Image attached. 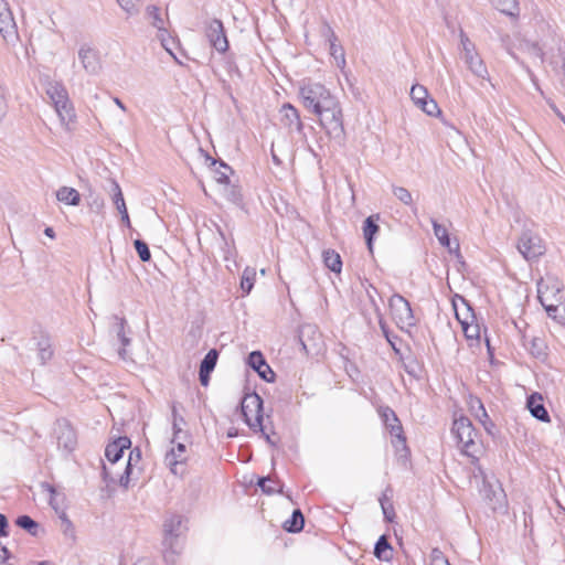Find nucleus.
I'll list each match as a JSON object with an SVG mask.
<instances>
[{"label":"nucleus","mask_w":565,"mask_h":565,"mask_svg":"<svg viewBox=\"0 0 565 565\" xmlns=\"http://www.w3.org/2000/svg\"><path fill=\"white\" fill-rule=\"evenodd\" d=\"M89 207L95 213H100L102 210L104 209V200L99 196L94 198L92 200V202L89 203Z\"/></svg>","instance_id":"obj_57"},{"label":"nucleus","mask_w":565,"mask_h":565,"mask_svg":"<svg viewBox=\"0 0 565 565\" xmlns=\"http://www.w3.org/2000/svg\"><path fill=\"white\" fill-rule=\"evenodd\" d=\"M526 407L531 415L542 423H550L551 416L544 406L543 397L540 393H532L526 399Z\"/></svg>","instance_id":"obj_17"},{"label":"nucleus","mask_w":565,"mask_h":565,"mask_svg":"<svg viewBox=\"0 0 565 565\" xmlns=\"http://www.w3.org/2000/svg\"><path fill=\"white\" fill-rule=\"evenodd\" d=\"M140 459H141V451L139 448H135V449L130 450L127 465H130V468H131L132 463L138 462Z\"/></svg>","instance_id":"obj_61"},{"label":"nucleus","mask_w":565,"mask_h":565,"mask_svg":"<svg viewBox=\"0 0 565 565\" xmlns=\"http://www.w3.org/2000/svg\"><path fill=\"white\" fill-rule=\"evenodd\" d=\"M184 522L185 519L180 514H170L164 519L162 544L167 552L179 553L178 541L188 531Z\"/></svg>","instance_id":"obj_7"},{"label":"nucleus","mask_w":565,"mask_h":565,"mask_svg":"<svg viewBox=\"0 0 565 565\" xmlns=\"http://www.w3.org/2000/svg\"><path fill=\"white\" fill-rule=\"evenodd\" d=\"M55 194L57 201L66 205L77 206L81 203V194L74 188L61 186Z\"/></svg>","instance_id":"obj_25"},{"label":"nucleus","mask_w":565,"mask_h":565,"mask_svg":"<svg viewBox=\"0 0 565 565\" xmlns=\"http://www.w3.org/2000/svg\"><path fill=\"white\" fill-rule=\"evenodd\" d=\"M319 117L321 127L333 139H340L344 135L343 116L338 99L315 113Z\"/></svg>","instance_id":"obj_4"},{"label":"nucleus","mask_w":565,"mask_h":565,"mask_svg":"<svg viewBox=\"0 0 565 565\" xmlns=\"http://www.w3.org/2000/svg\"><path fill=\"white\" fill-rule=\"evenodd\" d=\"M451 433L455 435L457 444L460 446L462 454L467 457H470L472 463L478 461L479 458L477 452L479 447L475 440L477 431L471 420L466 416H461L455 419L452 423Z\"/></svg>","instance_id":"obj_1"},{"label":"nucleus","mask_w":565,"mask_h":565,"mask_svg":"<svg viewBox=\"0 0 565 565\" xmlns=\"http://www.w3.org/2000/svg\"><path fill=\"white\" fill-rule=\"evenodd\" d=\"M393 194L403 204L409 206L414 213L417 212V206L413 202L412 193L404 186H393Z\"/></svg>","instance_id":"obj_37"},{"label":"nucleus","mask_w":565,"mask_h":565,"mask_svg":"<svg viewBox=\"0 0 565 565\" xmlns=\"http://www.w3.org/2000/svg\"><path fill=\"white\" fill-rule=\"evenodd\" d=\"M429 97L428 90L423 85L416 84L411 88V98L415 105L420 106Z\"/></svg>","instance_id":"obj_42"},{"label":"nucleus","mask_w":565,"mask_h":565,"mask_svg":"<svg viewBox=\"0 0 565 565\" xmlns=\"http://www.w3.org/2000/svg\"><path fill=\"white\" fill-rule=\"evenodd\" d=\"M379 415L391 436L394 437L392 444L395 449L397 451H403L405 456L409 455L406 437L396 413L390 406H381L379 408Z\"/></svg>","instance_id":"obj_8"},{"label":"nucleus","mask_w":565,"mask_h":565,"mask_svg":"<svg viewBox=\"0 0 565 565\" xmlns=\"http://www.w3.org/2000/svg\"><path fill=\"white\" fill-rule=\"evenodd\" d=\"M184 452L185 445L183 443H177V447L172 448L169 452H167L164 457V462L170 468L173 475L179 473L178 466L184 462Z\"/></svg>","instance_id":"obj_21"},{"label":"nucleus","mask_w":565,"mask_h":565,"mask_svg":"<svg viewBox=\"0 0 565 565\" xmlns=\"http://www.w3.org/2000/svg\"><path fill=\"white\" fill-rule=\"evenodd\" d=\"M210 372H203L202 370H199V380H200V383L203 385V386H207L209 385V382H210Z\"/></svg>","instance_id":"obj_64"},{"label":"nucleus","mask_w":565,"mask_h":565,"mask_svg":"<svg viewBox=\"0 0 565 565\" xmlns=\"http://www.w3.org/2000/svg\"><path fill=\"white\" fill-rule=\"evenodd\" d=\"M166 34H167V31L160 32L161 44L166 49V51L169 52L175 58V56L173 54V46L175 45V42L171 38L167 39Z\"/></svg>","instance_id":"obj_55"},{"label":"nucleus","mask_w":565,"mask_h":565,"mask_svg":"<svg viewBox=\"0 0 565 565\" xmlns=\"http://www.w3.org/2000/svg\"><path fill=\"white\" fill-rule=\"evenodd\" d=\"M15 524L19 527L25 530L32 536H36L38 535L39 523L36 521H34L31 516H29L26 514L19 515L15 519Z\"/></svg>","instance_id":"obj_35"},{"label":"nucleus","mask_w":565,"mask_h":565,"mask_svg":"<svg viewBox=\"0 0 565 565\" xmlns=\"http://www.w3.org/2000/svg\"><path fill=\"white\" fill-rule=\"evenodd\" d=\"M78 60L86 73L96 75L102 70V62L97 50L89 45H82L78 50Z\"/></svg>","instance_id":"obj_14"},{"label":"nucleus","mask_w":565,"mask_h":565,"mask_svg":"<svg viewBox=\"0 0 565 565\" xmlns=\"http://www.w3.org/2000/svg\"><path fill=\"white\" fill-rule=\"evenodd\" d=\"M518 249L526 260H535L545 253V245L536 233L525 230L519 238Z\"/></svg>","instance_id":"obj_11"},{"label":"nucleus","mask_w":565,"mask_h":565,"mask_svg":"<svg viewBox=\"0 0 565 565\" xmlns=\"http://www.w3.org/2000/svg\"><path fill=\"white\" fill-rule=\"evenodd\" d=\"M119 6L129 14L136 12V2L138 0H117Z\"/></svg>","instance_id":"obj_56"},{"label":"nucleus","mask_w":565,"mask_h":565,"mask_svg":"<svg viewBox=\"0 0 565 565\" xmlns=\"http://www.w3.org/2000/svg\"><path fill=\"white\" fill-rule=\"evenodd\" d=\"M54 107L63 125L68 127L70 124L74 122L76 115L70 98L65 102L63 100L61 104H55Z\"/></svg>","instance_id":"obj_27"},{"label":"nucleus","mask_w":565,"mask_h":565,"mask_svg":"<svg viewBox=\"0 0 565 565\" xmlns=\"http://www.w3.org/2000/svg\"><path fill=\"white\" fill-rule=\"evenodd\" d=\"M305 526V516L300 509L294 510L291 516L285 521L284 529L289 533H298Z\"/></svg>","instance_id":"obj_30"},{"label":"nucleus","mask_w":565,"mask_h":565,"mask_svg":"<svg viewBox=\"0 0 565 565\" xmlns=\"http://www.w3.org/2000/svg\"><path fill=\"white\" fill-rule=\"evenodd\" d=\"M206 160L210 161V164L215 167L218 164V168L215 169V179L218 183L228 185L230 183V173H233V169L223 160H216L211 156L206 154Z\"/></svg>","instance_id":"obj_24"},{"label":"nucleus","mask_w":565,"mask_h":565,"mask_svg":"<svg viewBox=\"0 0 565 565\" xmlns=\"http://www.w3.org/2000/svg\"><path fill=\"white\" fill-rule=\"evenodd\" d=\"M424 113L429 116H435L440 113L437 103L434 99H426L420 106H418Z\"/></svg>","instance_id":"obj_50"},{"label":"nucleus","mask_w":565,"mask_h":565,"mask_svg":"<svg viewBox=\"0 0 565 565\" xmlns=\"http://www.w3.org/2000/svg\"><path fill=\"white\" fill-rule=\"evenodd\" d=\"M47 95L52 99L53 104H61L63 100L68 99L66 88L60 83L50 84L46 89Z\"/></svg>","instance_id":"obj_33"},{"label":"nucleus","mask_w":565,"mask_h":565,"mask_svg":"<svg viewBox=\"0 0 565 565\" xmlns=\"http://www.w3.org/2000/svg\"><path fill=\"white\" fill-rule=\"evenodd\" d=\"M381 508H382V512H383L384 519L387 522H393V520L395 518V510H394L392 501H384V502H382V507Z\"/></svg>","instance_id":"obj_53"},{"label":"nucleus","mask_w":565,"mask_h":565,"mask_svg":"<svg viewBox=\"0 0 565 565\" xmlns=\"http://www.w3.org/2000/svg\"><path fill=\"white\" fill-rule=\"evenodd\" d=\"M456 318L468 340H478L480 326L476 322V315L470 302L462 296L456 295L452 299Z\"/></svg>","instance_id":"obj_3"},{"label":"nucleus","mask_w":565,"mask_h":565,"mask_svg":"<svg viewBox=\"0 0 565 565\" xmlns=\"http://www.w3.org/2000/svg\"><path fill=\"white\" fill-rule=\"evenodd\" d=\"M41 488L43 491L50 493V505L56 511H62L64 495L56 492V489L53 484L49 482H42Z\"/></svg>","instance_id":"obj_32"},{"label":"nucleus","mask_w":565,"mask_h":565,"mask_svg":"<svg viewBox=\"0 0 565 565\" xmlns=\"http://www.w3.org/2000/svg\"><path fill=\"white\" fill-rule=\"evenodd\" d=\"M113 319L115 321L113 327L114 331L116 332L117 338L121 343V348L118 350V354L120 355V358L125 359L126 347L130 344V339L127 337L125 330L127 321L124 317H119L117 315L113 316Z\"/></svg>","instance_id":"obj_22"},{"label":"nucleus","mask_w":565,"mask_h":565,"mask_svg":"<svg viewBox=\"0 0 565 565\" xmlns=\"http://www.w3.org/2000/svg\"><path fill=\"white\" fill-rule=\"evenodd\" d=\"M172 428H173V439L172 443L175 441V439L180 438V434L182 433L181 425L185 424V420L183 416L178 414L175 404L172 405Z\"/></svg>","instance_id":"obj_44"},{"label":"nucleus","mask_w":565,"mask_h":565,"mask_svg":"<svg viewBox=\"0 0 565 565\" xmlns=\"http://www.w3.org/2000/svg\"><path fill=\"white\" fill-rule=\"evenodd\" d=\"M38 358L41 362V364H45L47 361H50L53 356V349L51 345V342L47 338H42L38 341Z\"/></svg>","instance_id":"obj_36"},{"label":"nucleus","mask_w":565,"mask_h":565,"mask_svg":"<svg viewBox=\"0 0 565 565\" xmlns=\"http://www.w3.org/2000/svg\"><path fill=\"white\" fill-rule=\"evenodd\" d=\"M468 404H469V409H470L471 414L479 422H482V420L487 419L491 427H495L493 422L490 419V417H489V415H488V413L486 411V407H484L482 401L479 397L470 396Z\"/></svg>","instance_id":"obj_28"},{"label":"nucleus","mask_w":565,"mask_h":565,"mask_svg":"<svg viewBox=\"0 0 565 565\" xmlns=\"http://www.w3.org/2000/svg\"><path fill=\"white\" fill-rule=\"evenodd\" d=\"M110 186H111L110 192H111V196H113V202L116 207H120L121 204L126 203L124 195H122L121 188L116 180H110Z\"/></svg>","instance_id":"obj_48"},{"label":"nucleus","mask_w":565,"mask_h":565,"mask_svg":"<svg viewBox=\"0 0 565 565\" xmlns=\"http://www.w3.org/2000/svg\"><path fill=\"white\" fill-rule=\"evenodd\" d=\"M322 259L324 266L333 273L340 274L342 270V259L338 252L334 249H324L322 252Z\"/></svg>","instance_id":"obj_29"},{"label":"nucleus","mask_w":565,"mask_h":565,"mask_svg":"<svg viewBox=\"0 0 565 565\" xmlns=\"http://www.w3.org/2000/svg\"><path fill=\"white\" fill-rule=\"evenodd\" d=\"M221 236L224 241V246H223V253H224V258L226 260H228L230 258L234 257L235 254H236V250H235V246H234V243H228L226 239H225V236L223 233H221Z\"/></svg>","instance_id":"obj_54"},{"label":"nucleus","mask_w":565,"mask_h":565,"mask_svg":"<svg viewBox=\"0 0 565 565\" xmlns=\"http://www.w3.org/2000/svg\"><path fill=\"white\" fill-rule=\"evenodd\" d=\"M56 434L58 447H62L68 452L73 451L77 443L74 428L64 420L63 423H58Z\"/></svg>","instance_id":"obj_16"},{"label":"nucleus","mask_w":565,"mask_h":565,"mask_svg":"<svg viewBox=\"0 0 565 565\" xmlns=\"http://www.w3.org/2000/svg\"><path fill=\"white\" fill-rule=\"evenodd\" d=\"M381 216L380 214H372L367 216L363 222V236L367 246V249L372 253L373 252V244L375 241L376 235L380 232L379 221Z\"/></svg>","instance_id":"obj_20"},{"label":"nucleus","mask_w":565,"mask_h":565,"mask_svg":"<svg viewBox=\"0 0 565 565\" xmlns=\"http://www.w3.org/2000/svg\"><path fill=\"white\" fill-rule=\"evenodd\" d=\"M300 96L302 98L303 106L316 113L324 106H329L330 103L337 98L330 93L324 85L320 83H308L300 87Z\"/></svg>","instance_id":"obj_5"},{"label":"nucleus","mask_w":565,"mask_h":565,"mask_svg":"<svg viewBox=\"0 0 565 565\" xmlns=\"http://www.w3.org/2000/svg\"><path fill=\"white\" fill-rule=\"evenodd\" d=\"M11 557L10 551L6 546L0 547V563L1 565H8V559Z\"/></svg>","instance_id":"obj_63"},{"label":"nucleus","mask_w":565,"mask_h":565,"mask_svg":"<svg viewBox=\"0 0 565 565\" xmlns=\"http://www.w3.org/2000/svg\"><path fill=\"white\" fill-rule=\"evenodd\" d=\"M130 473H131L130 465H126L125 471L119 478V484L121 487L128 488L129 480H130Z\"/></svg>","instance_id":"obj_58"},{"label":"nucleus","mask_w":565,"mask_h":565,"mask_svg":"<svg viewBox=\"0 0 565 565\" xmlns=\"http://www.w3.org/2000/svg\"><path fill=\"white\" fill-rule=\"evenodd\" d=\"M256 277L255 269L250 267H246L243 271L241 279V288L245 294H249L254 287V281Z\"/></svg>","instance_id":"obj_40"},{"label":"nucleus","mask_w":565,"mask_h":565,"mask_svg":"<svg viewBox=\"0 0 565 565\" xmlns=\"http://www.w3.org/2000/svg\"><path fill=\"white\" fill-rule=\"evenodd\" d=\"M547 313V316L561 323H565V302L558 303L554 301L545 302L542 305Z\"/></svg>","instance_id":"obj_31"},{"label":"nucleus","mask_w":565,"mask_h":565,"mask_svg":"<svg viewBox=\"0 0 565 565\" xmlns=\"http://www.w3.org/2000/svg\"><path fill=\"white\" fill-rule=\"evenodd\" d=\"M374 555L380 561L388 562L393 558V547L386 535H381L374 545Z\"/></svg>","instance_id":"obj_26"},{"label":"nucleus","mask_w":565,"mask_h":565,"mask_svg":"<svg viewBox=\"0 0 565 565\" xmlns=\"http://www.w3.org/2000/svg\"><path fill=\"white\" fill-rule=\"evenodd\" d=\"M388 308L393 319L401 328L416 326V319L414 317L411 303L402 295H392V297L388 299Z\"/></svg>","instance_id":"obj_10"},{"label":"nucleus","mask_w":565,"mask_h":565,"mask_svg":"<svg viewBox=\"0 0 565 565\" xmlns=\"http://www.w3.org/2000/svg\"><path fill=\"white\" fill-rule=\"evenodd\" d=\"M9 523L8 519L4 514L0 513V537H6L9 535Z\"/></svg>","instance_id":"obj_59"},{"label":"nucleus","mask_w":565,"mask_h":565,"mask_svg":"<svg viewBox=\"0 0 565 565\" xmlns=\"http://www.w3.org/2000/svg\"><path fill=\"white\" fill-rule=\"evenodd\" d=\"M493 7L502 13L512 14V11L516 9V0H491Z\"/></svg>","instance_id":"obj_45"},{"label":"nucleus","mask_w":565,"mask_h":565,"mask_svg":"<svg viewBox=\"0 0 565 565\" xmlns=\"http://www.w3.org/2000/svg\"><path fill=\"white\" fill-rule=\"evenodd\" d=\"M379 324H380V328L383 332V335L385 337V339L387 340V342L394 348L395 347V342L394 340L397 339V335H393L386 324V322L384 321L383 319V315L381 316V318H379Z\"/></svg>","instance_id":"obj_52"},{"label":"nucleus","mask_w":565,"mask_h":565,"mask_svg":"<svg viewBox=\"0 0 565 565\" xmlns=\"http://www.w3.org/2000/svg\"><path fill=\"white\" fill-rule=\"evenodd\" d=\"M224 196L235 205L241 206L243 204L242 191L237 185L228 183L224 189Z\"/></svg>","instance_id":"obj_39"},{"label":"nucleus","mask_w":565,"mask_h":565,"mask_svg":"<svg viewBox=\"0 0 565 565\" xmlns=\"http://www.w3.org/2000/svg\"><path fill=\"white\" fill-rule=\"evenodd\" d=\"M320 35L328 43L331 42V41H338V36L335 35L333 29L331 28V25L327 21L322 22V25H321V29H320Z\"/></svg>","instance_id":"obj_51"},{"label":"nucleus","mask_w":565,"mask_h":565,"mask_svg":"<svg viewBox=\"0 0 565 565\" xmlns=\"http://www.w3.org/2000/svg\"><path fill=\"white\" fill-rule=\"evenodd\" d=\"M241 412L246 425L255 433H264L263 399L257 393L246 394L241 403Z\"/></svg>","instance_id":"obj_6"},{"label":"nucleus","mask_w":565,"mask_h":565,"mask_svg":"<svg viewBox=\"0 0 565 565\" xmlns=\"http://www.w3.org/2000/svg\"><path fill=\"white\" fill-rule=\"evenodd\" d=\"M205 35L212 47L217 52L225 53L228 50V40L221 20L212 19L206 22Z\"/></svg>","instance_id":"obj_12"},{"label":"nucleus","mask_w":565,"mask_h":565,"mask_svg":"<svg viewBox=\"0 0 565 565\" xmlns=\"http://www.w3.org/2000/svg\"><path fill=\"white\" fill-rule=\"evenodd\" d=\"M8 113V94L4 85L0 82V122Z\"/></svg>","instance_id":"obj_49"},{"label":"nucleus","mask_w":565,"mask_h":565,"mask_svg":"<svg viewBox=\"0 0 565 565\" xmlns=\"http://www.w3.org/2000/svg\"><path fill=\"white\" fill-rule=\"evenodd\" d=\"M147 14L150 19H152V25L158 29L159 32H166L163 28V20L160 15V10L156 6H149L147 8Z\"/></svg>","instance_id":"obj_46"},{"label":"nucleus","mask_w":565,"mask_h":565,"mask_svg":"<svg viewBox=\"0 0 565 565\" xmlns=\"http://www.w3.org/2000/svg\"><path fill=\"white\" fill-rule=\"evenodd\" d=\"M134 246L141 262L147 263L151 259L149 246L145 241L135 239Z\"/></svg>","instance_id":"obj_47"},{"label":"nucleus","mask_w":565,"mask_h":565,"mask_svg":"<svg viewBox=\"0 0 565 565\" xmlns=\"http://www.w3.org/2000/svg\"><path fill=\"white\" fill-rule=\"evenodd\" d=\"M60 519L62 520L65 529H64V533L67 534L68 532H72L73 533V523L72 521L68 519V516L66 515L65 511H61L60 513Z\"/></svg>","instance_id":"obj_60"},{"label":"nucleus","mask_w":565,"mask_h":565,"mask_svg":"<svg viewBox=\"0 0 565 565\" xmlns=\"http://www.w3.org/2000/svg\"><path fill=\"white\" fill-rule=\"evenodd\" d=\"M247 364L253 369L259 377L268 383L275 381V372L271 370L269 364L266 362L260 351H253L248 354Z\"/></svg>","instance_id":"obj_15"},{"label":"nucleus","mask_w":565,"mask_h":565,"mask_svg":"<svg viewBox=\"0 0 565 565\" xmlns=\"http://www.w3.org/2000/svg\"><path fill=\"white\" fill-rule=\"evenodd\" d=\"M461 58L465 62L467 68L473 76L482 81H490V74L488 67L478 53L476 44L469 39L466 32L460 29L459 31Z\"/></svg>","instance_id":"obj_2"},{"label":"nucleus","mask_w":565,"mask_h":565,"mask_svg":"<svg viewBox=\"0 0 565 565\" xmlns=\"http://www.w3.org/2000/svg\"><path fill=\"white\" fill-rule=\"evenodd\" d=\"M537 298L541 305L554 301L565 303V289L562 281L555 277L547 275L537 281Z\"/></svg>","instance_id":"obj_9"},{"label":"nucleus","mask_w":565,"mask_h":565,"mask_svg":"<svg viewBox=\"0 0 565 565\" xmlns=\"http://www.w3.org/2000/svg\"><path fill=\"white\" fill-rule=\"evenodd\" d=\"M131 447V440L127 436H121L106 446L105 456L111 462L116 463L124 455L125 449Z\"/></svg>","instance_id":"obj_18"},{"label":"nucleus","mask_w":565,"mask_h":565,"mask_svg":"<svg viewBox=\"0 0 565 565\" xmlns=\"http://www.w3.org/2000/svg\"><path fill=\"white\" fill-rule=\"evenodd\" d=\"M330 55L335 60L338 66L345 65V54L344 49L341 44H338V41L329 42Z\"/></svg>","instance_id":"obj_43"},{"label":"nucleus","mask_w":565,"mask_h":565,"mask_svg":"<svg viewBox=\"0 0 565 565\" xmlns=\"http://www.w3.org/2000/svg\"><path fill=\"white\" fill-rule=\"evenodd\" d=\"M0 33L7 42L18 39V26L6 0H0Z\"/></svg>","instance_id":"obj_13"},{"label":"nucleus","mask_w":565,"mask_h":565,"mask_svg":"<svg viewBox=\"0 0 565 565\" xmlns=\"http://www.w3.org/2000/svg\"><path fill=\"white\" fill-rule=\"evenodd\" d=\"M268 482H271L274 484H278V482L270 479V477H262L257 481V486L262 489V491L265 494H274V493H282V484H279L277 488L276 486L267 484Z\"/></svg>","instance_id":"obj_41"},{"label":"nucleus","mask_w":565,"mask_h":565,"mask_svg":"<svg viewBox=\"0 0 565 565\" xmlns=\"http://www.w3.org/2000/svg\"><path fill=\"white\" fill-rule=\"evenodd\" d=\"M306 332H315V328L312 326H305L300 329V334H299V341L302 345V349L308 352V348H307V344L305 343V341L302 340V337L305 335Z\"/></svg>","instance_id":"obj_62"},{"label":"nucleus","mask_w":565,"mask_h":565,"mask_svg":"<svg viewBox=\"0 0 565 565\" xmlns=\"http://www.w3.org/2000/svg\"><path fill=\"white\" fill-rule=\"evenodd\" d=\"M434 234L441 246L447 247L449 252L452 250L448 231L445 226L440 225L435 218H431Z\"/></svg>","instance_id":"obj_34"},{"label":"nucleus","mask_w":565,"mask_h":565,"mask_svg":"<svg viewBox=\"0 0 565 565\" xmlns=\"http://www.w3.org/2000/svg\"><path fill=\"white\" fill-rule=\"evenodd\" d=\"M530 354L544 362L547 359V344L543 338L532 337L529 343H524Z\"/></svg>","instance_id":"obj_23"},{"label":"nucleus","mask_w":565,"mask_h":565,"mask_svg":"<svg viewBox=\"0 0 565 565\" xmlns=\"http://www.w3.org/2000/svg\"><path fill=\"white\" fill-rule=\"evenodd\" d=\"M281 124L287 127L290 131L296 130L301 132L302 122L298 110L289 103L282 105L281 109Z\"/></svg>","instance_id":"obj_19"},{"label":"nucleus","mask_w":565,"mask_h":565,"mask_svg":"<svg viewBox=\"0 0 565 565\" xmlns=\"http://www.w3.org/2000/svg\"><path fill=\"white\" fill-rule=\"evenodd\" d=\"M217 359L218 351L216 349H211L201 361L199 370L212 373L216 366Z\"/></svg>","instance_id":"obj_38"}]
</instances>
